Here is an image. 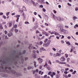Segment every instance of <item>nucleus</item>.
Segmentation results:
<instances>
[{"mask_svg":"<svg viewBox=\"0 0 78 78\" xmlns=\"http://www.w3.org/2000/svg\"><path fill=\"white\" fill-rule=\"evenodd\" d=\"M64 73L65 74H67V73H68V72L67 71H65Z\"/></svg>","mask_w":78,"mask_h":78,"instance_id":"3c124183","label":"nucleus"},{"mask_svg":"<svg viewBox=\"0 0 78 78\" xmlns=\"http://www.w3.org/2000/svg\"><path fill=\"white\" fill-rule=\"evenodd\" d=\"M5 69L6 72H7V73H12L14 74V75H20V74H19V73H18L14 70H11V68L10 67H8L6 66L5 67Z\"/></svg>","mask_w":78,"mask_h":78,"instance_id":"f03ea898","label":"nucleus"},{"mask_svg":"<svg viewBox=\"0 0 78 78\" xmlns=\"http://www.w3.org/2000/svg\"><path fill=\"white\" fill-rule=\"evenodd\" d=\"M2 15H3V13L1 12L0 13V16H2Z\"/></svg>","mask_w":78,"mask_h":78,"instance_id":"8fccbe9b","label":"nucleus"},{"mask_svg":"<svg viewBox=\"0 0 78 78\" xmlns=\"http://www.w3.org/2000/svg\"><path fill=\"white\" fill-rule=\"evenodd\" d=\"M75 11H78V7H76L75 8Z\"/></svg>","mask_w":78,"mask_h":78,"instance_id":"c03bdc74","label":"nucleus"},{"mask_svg":"<svg viewBox=\"0 0 78 78\" xmlns=\"http://www.w3.org/2000/svg\"><path fill=\"white\" fill-rule=\"evenodd\" d=\"M63 32H64L65 34H68V33H69V32L68 31L66 30L65 29H64Z\"/></svg>","mask_w":78,"mask_h":78,"instance_id":"dca6fc26","label":"nucleus"},{"mask_svg":"<svg viewBox=\"0 0 78 78\" xmlns=\"http://www.w3.org/2000/svg\"><path fill=\"white\" fill-rule=\"evenodd\" d=\"M52 49L53 50H54V51H56V49H55V48H52Z\"/></svg>","mask_w":78,"mask_h":78,"instance_id":"a18cd8bd","label":"nucleus"},{"mask_svg":"<svg viewBox=\"0 0 78 78\" xmlns=\"http://www.w3.org/2000/svg\"><path fill=\"white\" fill-rule=\"evenodd\" d=\"M49 45H50V44L49 43H47L46 44H45V43H44L43 44V46H44V47H48V46Z\"/></svg>","mask_w":78,"mask_h":78,"instance_id":"9b49d317","label":"nucleus"},{"mask_svg":"<svg viewBox=\"0 0 78 78\" xmlns=\"http://www.w3.org/2000/svg\"><path fill=\"white\" fill-rule=\"evenodd\" d=\"M65 56H66V58H67L69 56V55L67 54H65Z\"/></svg>","mask_w":78,"mask_h":78,"instance_id":"79ce46f5","label":"nucleus"},{"mask_svg":"<svg viewBox=\"0 0 78 78\" xmlns=\"http://www.w3.org/2000/svg\"><path fill=\"white\" fill-rule=\"evenodd\" d=\"M7 35L9 37H11V36H12V33H10L9 34H8Z\"/></svg>","mask_w":78,"mask_h":78,"instance_id":"ddd939ff","label":"nucleus"},{"mask_svg":"<svg viewBox=\"0 0 78 78\" xmlns=\"http://www.w3.org/2000/svg\"><path fill=\"white\" fill-rule=\"evenodd\" d=\"M61 42L62 44H64V41L63 40H61Z\"/></svg>","mask_w":78,"mask_h":78,"instance_id":"680f3d73","label":"nucleus"},{"mask_svg":"<svg viewBox=\"0 0 78 78\" xmlns=\"http://www.w3.org/2000/svg\"><path fill=\"white\" fill-rule=\"evenodd\" d=\"M42 33L44 34H45L46 33H47V32L45 31L44 30H43V32H42Z\"/></svg>","mask_w":78,"mask_h":78,"instance_id":"c756f323","label":"nucleus"},{"mask_svg":"<svg viewBox=\"0 0 78 78\" xmlns=\"http://www.w3.org/2000/svg\"><path fill=\"white\" fill-rule=\"evenodd\" d=\"M48 63L49 64H50L51 65V61H50V60H49L48 61Z\"/></svg>","mask_w":78,"mask_h":78,"instance_id":"4c0bfd02","label":"nucleus"},{"mask_svg":"<svg viewBox=\"0 0 78 78\" xmlns=\"http://www.w3.org/2000/svg\"><path fill=\"white\" fill-rule=\"evenodd\" d=\"M40 49V50H42V51H46V49H44V47L41 48Z\"/></svg>","mask_w":78,"mask_h":78,"instance_id":"4468645a","label":"nucleus"},{"mask_svg":"<svg viewBox=\"0 0 78 78\" xmlns=\"http://www.w3.org/2000/svg\"><path fill=\"white\" fill-rule=\"evenodd\" d=\"M34 69V66H29L27 67L28 70H30V69Z\"/></svg>","mask_w":78,"mask_h":78,"instance_id":"1a4fd4ad","label":"nucleus"},{"mask_svg":"<svg viewBox=\"0 0 78 78\" xmlns=\"http://www.w3.org/2000/svg\"><path fill=\"white\" fill-rule=\"evenodd\" d=\"M0 63L1 66H0V75L6 78L8 77V75L3 73V72H4L3 70V69H4L3 66H5V65L6 64V61L4 59L3 61L1 59L0 60Z\"/></svg>","mask_w":78,"mask_h":78,"instance_id":"f257e3e1","label":"nucleus"},{"mask_svg":"<svg viewBox=\"0 0 78 78\" xmlns=\"http://www.w3.org/2000/svg\"><path fill=\"white\" fill-rule=\"evenodd\" d=\"M19 18H17V19L16 20V22H19Z\"/></svg>","mask_w":78,"mask_h":78,"instance_id":"ea45409f","label":"nucleus"},{"mask_svg":"<svg viewBox=\"0 0 78 78\" xmlns=\"http://www.w3.org/2000/svg\"><path fill=\"white\" fill-rule=\"evenodd\" d=\"M0 29H3V27H2V25L0 23Z\"/></svg>","mask_w":78,"mask_h":78,"instance_id":"b1692460","label":"nucleus"},{"mask_svg":"<svg viewBox=\"0 0 78 78\" xmlns=\"http://www.w3.org/2000/svg\"><path fill=\"white\" fill-rule=\"evenodd\" d=\"M76 72V70H75L74 71H73V72L72 73V74L73 75H74V74H75V73Z\"/></svg>","mask_w":78,"mask_h":78,"instance_id":"f704fd0d","label":"nucleus"},{"mask_svg":"<svg viewBox=\"0 0 78 78\" xmlns=\"http://www.w3.org/2000/svg\"><path fill=\"white\" fill-rule=\"evenodd\" d=\"M23 10H24V11H27V9H26V7H25V6H23Z\"/></svg>","mask_w":78,"mask_h":78,"instance_id":"a211bd4d","label":"nucleus"},{"mask_svg":"<svg viewBox=\"0 0 78 78\" xmlns=\"http://www.w3.org/2000/svg\"><path fill=\"white\" fill-rule=\"evenodd\" d=\"M48 64L47 63V62H46L45 65L44 66V67H45V66H48Z\"/></svg>","mask_w":78,"mask_h":78,"instance_id":"58836bf2","label":"nucleus"},{"mask_svg":"<svg viewBox=\"0 0 78 78\" xmlns=\"http://www.w3.org/2000/svg\"><path fill=\"white\" fill-rule=\"evenodd\" d=\"M13 27L15 28H16L17 27V25L15 24Z\"/></svg>","mask_w":78,"mask_h":78,"instance_id":"e433bc0d","label":"nucleus"},{"mask_svg":"<svg viewBox=\"0 0 78 78\" xmlns=\"http://www.w3.org/2000/svg\"><path fill=\"white\" fill-rule=\"evenodd\" d=\"M42 44H43V42H42V41H41L40 42L39 45H42Z\"/></svg>","mask_w":78,"mask_h":78,"instance_id":"a19ab883","label":"nucleus"},{"mask_svg":"<svg viewBox=\"0 0 78 78\" xmlns=\"http://www.w3.org/2000/svg\"><path fill=\"white\" fill-rule=\"evenodd\" d=\"M31 3H32L33 5H34V6H36V3H35L34 1L31 0Z\"/></svg>","mask_w":78,"mask_h":78,"instance_id":"0eeeda50","label":"nucleus"},{"mask_svg":"<svg viewBox=\"0 0 78 78\" xmlns=\"http://www.w3.org/2000/svg\"><path fill=\"white\" fill-rule=\"evenodd\" d=\"M65 66H67V67H70V66L69 64H66Z\"/></svg>","mask_w":78,"mask_h":78,"instance_id":"37998d69","label":"nucleus"},{"mask_svg":"<svg viewBox=\"0 0 78 78\" xmlns=\"http://www.w3.org/2000/svg\"><path fill=\"white\" fill-rule=\"evenodd\" d=\"M34 15H35V16H36V15H37V12H34Z\"/></svg>","mask_w":78,"mask_h":78,"instance_id":"052dcab7","label":"nucleus"},{"mask_svg":"<svg viewBox=\"0 0 78 78\" xmlns=\"http://www.w3.org/2000/svg\"><path fill=\"white\" fill-rule=\"evenodd\" d=\"M42 62H43V60H42V59H41L39 61L40 64H41Z\"/></svg>","mask_w":78,"mask_h":78,"instance_id":"393cba45","label":"nucleus"},{"mask_svg":"<svg viewBox=\"0 0 78 78\" xmlns=\"http://www.w3.org/2000/svg\"><path fill=\"white\" fill-rule=\"evenodd\" d=\"M60 76L58 75H57L56 76V78H59Z\"/></svg>","mask_w":78,"mask_h":78,"instance_id":"5fc2aeb1","label":"nucleus"},{"mask_svg":"<svg viewBox=\"0 0 78 78\" xmlns=\"http://www.w3.org/2000/svg\"><path fill=\"white\" fill-rule=\"evenodd\" d=\"M63 28H60L59 31L61 33H62V32H64V31L65 29Z\"/></svg>","mask_w":78,"mask_h":78,"instance_id":"9d476101","label":"nucleus"},{"mask_svg":"<svg viewBox=\"0 0 78 78\" xmlns=\"http://www.w3.org/2000/svg\"><path fill=\"white\" fill-rule=\"evenodd\" d=\"M35 72H36V73H38V72H39V70H38V69H37L36 70Z\"/></svg>","mask_w":78,"mask_h":78,"instance_id":"6e6d98bb","label":"nucleus"},{"mask_svg":"<svg viewBox=\"0 0 78 78\" xmlns=\"http://www.w3.org/2000/svg\"><path fill=\"white\" fill-rule=\"evenodd\" d=\"M15 17H16V18H19V17H20V15H17L15 16Z\"/></svg>","mask_w":78,"mask_h":78,"instance_id":"aec40b11","label":"nucleus"},{"mask_svg":"<svg viewBox=\"0 0 78 78\" xmlns=\"http://www.w3.org/2000/svg\"><path fill=\"white\" fill-rule=\"evenodd\" d=\"M52 75H56V73L54 72H52Z\"/></svg>","mask_w":78,"mask_h":78,"instance_id":"4d7b16f0","label":"nucleus"},{"mask_svg":"<svg viewBox=\"0 0 78 78\" xmlns=\"http://www.w3.org/2000/svg\"><path fill=\"white\" fill-rule=\"evenodd\" d=\"M57 56H61V55H62V54H59V53H57Z\"/></svg>","mask_w":78,"mask_h":78,"instance_id":"4be33fe9","label":"nucleus"},{"mask_svg":"<svg viewBox=\"0 0 78 78\" xmlns=\"http://www.w3.org/2000/svg\"><path fill=\"white\" fill-rule=\"evenodd\" d=\"M32 49H35V50H37V48H36V47H34V46H32Z\"/></svg>","mask_w":78,"mask_h":78,"instance_id":"cd10ccee","label":"nucleus"},{"mask_svg":"<svg viewBox=\"0 0 78 78\" xmlns=\"http://www.w3.org/2000/svg\"><path fill=\"white\" fill-rule=\"evenodd\" d=\"M60 61H66V58L64 56H62L60 58Z\"/></svg>","mask_w":78,"mask_h":78,"instance_id":"423d86ee","label":"nucleus"},{"mask_svg":"<svg viewBox=\"0 0 78 78\" xmlns=\"http://www.w3.org/2000/svg\"><path fill=\"white\" fill-rule=\"evenodd\" d=\"M38 17H40V19H42V17H41V16L39 14L38 15Z\"/></svg>","mask_w":78,"mask_h":78,"instance_id":"774afa93","label":"nucleus"},{"mask_svg":"<svg viewBox=\"0 0 78 78\" xmlns=\"http://www.w3.org/2000/svg\"><path fill=\"white\" fill-rule=\"evenodd\" d=\"M56 18V20H57L58 22H61L62 21H64V19L62 17L59 16H55Z\"/></svg>","mask_w":78,"mask_h":78,"instance_id":"20e7f679","label":"nucleus"},{"mask_svg":"<svg viewBox=\"0 0 78 78\" xmlns=\"http://www.w3.org/2000/svg\"><path fill=\"white\" fill-rule=\"evenodd\" d=\"M12 22H11L9 23V27H11L12 26Z\"/></svg>","mask_w":78,"mask_h":78,"instance_id":"412c9836","label":"nucleus"},{"mask_svg":"<svg viewBox=\"0 0 78 78\" xmlns=\"http://www.w3.org/2000/svg\"><path fill=\"white\" fill-rule=\"evenodd\" d=\"M66 64V62H62V64Z\"/></svg>","mask_w":78,"mask_h":78,"instance_id":"de8ad7c7","label":"nucleus"},{"mask_svg":"<svg viewBox=\"0 0 78 78\" xmlns=\"http://www.w3.org/2000/svg\"><path fill=\"white\" fill-rule=\"evenodd\" d=\"M32 47H33V44H30L29 46L28 47V48H29V49L30 50V52H31V51L30 50L32 49Z\"/></svg>","mask_w":78,"mask_h":78,"instance_id":"6e6552de","label":"nucleus"},{"mask_svg":"<svg viewBox=\"0 0 78 78\" xmlns=\"http://www.w3.org/2000/svg\"><path fill=\"white\" fill-rule=\"evenodd\" d=\"M51 74H52V72H51L50 71L49 72V73H48V75H51Z\"/></svg>","mask_w":78,"mask_h":78,"instance_id":"bb28decb","label":"nucleus"},{"mask_svg":"<svg viewBox=\"0 0 78 78\" xmlns=\"http://www.w3.org/2000/svg\"><path fill=\"white\" fill-rule=\"evenodd\" d=\"M66 44H69V45H70V42L69 41L67 42L66 43Z\"/></svg>","mask_w":78,"mask_h":78,"instance_id":"c9c22d12","label":"nucleus"},{"mask_svg":"<svg viewBox=\"0 0 78 78\" xmlns=\"http://www.w3.org/2000/svg\"><path fill=\"white\" fill-rule=\"evenodd\" d=\"M25 24H29V22H25Z\"/></svg>","mask_w":78,"mask_h":78,"instance_id":"864d4df0","label":"nucleus"},{"mask_svg":"<svg viewBox=\"0 0 78 78\" xmlns=\"http://www.w3.org/2000/svg\"><path fill=\"white\" fill-rule=\"evenodd\" d=\"M15 30V33H17V32H19V30L16 29H15V30Z\"/></svg>","mask_w":78,"mask_h":78,"instance_id":"a878e982","label":"nucleus"},{"mask_svg":"<svg viewBox=\"0 0 78 78\" xmlns=\"http://www.w3.org/2000/svg\"><path fill=\"white\" fill-rule=\"evenodd\" d=\"M46 68L47 69V70H51V68H50V67L49 65L47 66L46 67Z\"/></svg>","mask_w":78,"mask_h":78,"instance_id":"f8f14e48","label":"nucleus"},{"mask_svg":"<svg viewBox=\"0 0 78 78\" xmlns=\"http://www.w3.org/2000/svg\"><path fill=\"white\" fill-rule=\"evenodd\" d=\"M52 17L54 20H56V17L55 16V14H54L53 13H52Z\"/></svg>","mask_w":78,"mask_h":78,"instance_id":"5701e85b","label":"nucleus"},{"mask_svg":"<svg viewBox=\"0 0 78 78\" xmlns=\"http://www.w3.org/2000/svg\"><path fill=\"white\" fill-rule=\"evenodd\" d=\"M23 54L21 53V52H20L19 54L17 55L16 56V58L17 59H21V62L23 64V61H24V58L25 59V61L27 60L28 59V57H26L24 58V57L23 56V55H22Z\"/></svg>","mask_w":78,"mask_h":78,"instance_id":"7ed1b4c3","label":"nucleus"},{"mask_svg":"<svg viewBox=\"0 0 78 78\" xmlns=\"http://www.w3.org/2000/svg\"><path fill=\"white\" fill-rule=\"evenodd\" d=\"M42 10L44 12H45V9L43 8Z\"/></svg>","mask_w":78,"mask_h":78,"instance_id":"338daca9","label":"nucleus"},{"mask_svg":"<svg viewBox=\"0 0 78 78\" xmlns=\"http://www.w3.org/2000/svg\"><path fill=\"white\" fill-rule=\"evenodd\" d=\"M50 42H51V40H48V41L47 42V43L49 44H50Z\"/></svg>","mask_w":78,"mask_h":78,"instance_id":"473e14b6","label":"nucleus"},{"mask_svg":"<svg viewBox=\"0 0 78 78\" xmlns=\"http://www.w3.org/2000/svg\"><path fill=\"white\" fill-rule=\"evenodd\" d=\"M10 13V12H8L6 13V15L7 16H9V13Z\"/></svg>","mask_w":78,"mask_h":78,"instance_id":"7c9ffc66","label":"nucleus"},{"mask_svg":"<svg viewBox=\"0 0 78 78\" xmlns=\"http://www.w3.org/2000/svg\"><path fill=\"white\" fill-rule=\"evenodd\" d=\"M47 75H45L44 76V78H47Z\"/></svg>","mask_w":78,"mask_h":78,"instance_id":"e2e57ef3","label":"nucleus"},{"mask_svg":"<svg viewBox=\"0 0 78 78\" xmlns=\"http://www.w3.org/2000/svg\"><path fill=\"white\" fill-rule=\"evenodd\" d=\"M78 19V18L76 16H74L73 17V20H75V19Z\"/></svg>","mask_w":78,"mask_h":78,"instance_id":"6ab92c4d","label":"nucleus"},{"mask_svg":"<svg viewBox=\"0 0 78 78\" xmlns=\"http://www.w3.org/2000/svg\"><path fill=\"white\" fill-rule=\"evenodd\" d=\"M47 41H48V39L46 38L44 40V42H45V43H46L47 42Z\"/></svg>","mask_w":78,"mask_h":78,"instance_id":"2f4dec72","label":"nucleus"},{"mask_svg":"<svg viewBox=\"0 0 78 78\" xmlns=\"http://www.w3.org/2000/svg\"><path fill=\"white\" fill-rule=\"evenodd\" d=\"M26 52V50H24L23 52V54H25V53Z\"/></svg>","mask_w":78,"mask_h":78,"instance_id":"69168bd1","label":"nucleus"},{"mask_svg":"<svg viewBox=\"0 0 78 78\" xmlns=\"http://www.w3.org/2000/svg\"><path fill=\"white\" fill-rule=\"evenodd\" d=\"M33 22H34L35 21V18L34 17H33Z\"/></svg>","mask_w":78,"mask_h":78,"instance_id":"09e8293b","label":"nucleus"},{"mask_svg":"<svg viewBox=\"0 0 78 78\" xmlns=\"http://www.w3.org/2000/svg\"><path fill=\"white\" fill-rule=\"evenodd\" d=\"M15 14H16V13L15 12L12 13V16H14Z\"/></svg>","mask_w":78,"mask_h":78,"instance_id":"0e129e2a","label":"nucleus"},{"mask_svg":"<svg viewBox=\"0 0 78 78\" xmlns=\"http://www.w3.org/2000/svg\"><path fill=\"white\" fill-rule=\"evenodd\" d=\"M67 62H69V60H70V58H68L67 59Z\"/></svg>","mask_w":78,"mask_h":78,"instance_id":"49530a36","label":"nucleus"},{"mask_svg":"<svg viewBox=\"0 0 78 78\" xmlns=\"http://www.w3.org/2000/svg\"><path fill=\"white\" fill-rule=\"evenodd\" d=\"M54 34L55 35H59V34L58 33H57L56 32H55Z\"/></svg>","mask_w":78,"mask_h":78,"instance_id":"c85d7f7f","label":"nucleus"},{"mask_svg":"<svg viewBox=\"0 0 78 78\" xmlns=\"http://www.w3.org/2000/svg\"><path fill=\"white\" fill-rule=\"evenodd\" d=\"M5 34H7V33H8V32L6 31V30H5Z\"/></svg>","mask_w":78,"mask_h":78,"instance_id":"bf43d9fd","label":"nucleus"},{"mask_svg":"<svg viewBox=\"0 0 78 78\" xmlns=\"http://www.w3.org/2000/svg\"><path fill=\"white\" fill-rule=\"evenodd\" d=\"M2 17H3V18H4V19H6V17L4 15H3Z\"/></svg>","mask_w":78,"mask_h":78,"instance_id":"72a5a7b5","label":"nucleus"},{"mask_svg":"<svg viewBox=\"0 0 78 78\" xmlns=\"http://www.w3.org/2000/svg\"><path fill=\"white\" fill-rule=\"evenodd\" d=\"M68 6H72V5H71V4L69 3H68Z\"/></svg>","mask_w":78,"mask_h":78,"instance_id":"603ef678","label":"nucleus"},{"mask_svg":"<svg viewBox=\"0 0 78 78\" xmlns=\"http://www.w3.org/2000/svg\"><path fill=\"white\" fill-rule=\"evenodd\" d=\"M53 53H51V52L50 53V56H53Z\"/></svg>","mask_w":78,"mask_h":78,"instance_id":"13d9d810","label":"nucleus"},{"mask_svg":"<svg viewBox=\"0 0 78 78\" xmlns=\"http://www.w3.org/2000/svg\"><path fill=\"white\" fill-rule=\"evenodd\" d=\"M57 26L59 28H63V25L62 24L59 23L57 24Z\"/></svg>","mask_w":78,"mask_h":78,"instance_id":"39448f33","label":"nucleus"},{"mask_svg":"<svg viewBox=\"0 0 78 78\" xmlns=\"http://www.w3.org/2000/svg\"><path fill=\"white\" fill-rule=\"evenodd\" d=\"M34 66L35 67H37V66H36V63H37L35 61H34Z\"/></svg>","mask_w":78,"mask_h":78,"instance_id":"f3484780","label":"nucleus"},{"mask_svg":"<svg viewBox=\"0 0 78 78\" xmlns=\"http://www.w3.org/2000/svg\"><path fill=\"white\" fill-rule=\"evenodd\" d=\"M23 1L25 3H27V4H29V0H24Z\"/></svg>","mask_w":78,"mask_h":78,"instance_id":"2eb2a0df","label":"nucleus"}]
</instances>
